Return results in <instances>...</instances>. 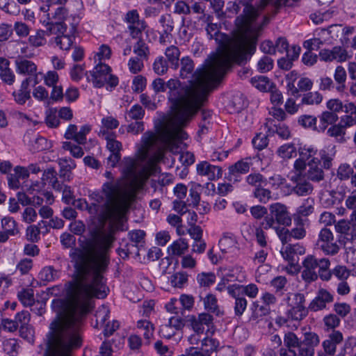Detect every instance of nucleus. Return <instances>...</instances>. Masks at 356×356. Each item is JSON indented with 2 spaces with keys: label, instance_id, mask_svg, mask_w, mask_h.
Listing matches in <instances>:
<instances>
[{
  "label": "nucleus",
  "instance_id": "nucleus-1",
  "mask_svg": "<svg viewBox=\"0 0 356 356\" xmlns=\"http://www.w3.org/2000/svg\"><path fill=\"white\" fill-rule=\"evenodd\" d=\"M115 240L113 232L99 238V248L93 252L74 249L70 257L74 261L72 280L65 284L64 298L54 300L52 307L56 316L54 320L81 329L83 318L92 310L93 298H104L108 289L104 273L110 261L108 255Z\"/></svg>",
  "mask_w": 356,
  "mask_h": 356
},
{
  "label": "nucleus",
  "instance_id": "nucleus-2",
  "mask_svg": "<svg viewBox=\"0 0 356 356\" xmlns=\"http://www.w3.org/2000/svg\"><path fill=\"white\" fill-rule=\"evenodd\" d=\"M106 178L99 192H92L89 198L90 204L85 202L87 209L92 215H99L102 221L108 220L120 222L134 202L137 191L129 185L123 177L115 178L110 171H106Z\"/></svg>",
  "mask_w": 356,
  "mask_h": 356
},
{
  "label": "nucleus",
  "instance_id": "nucleus-3",
  "mask_svg": "<svg viewBox=\"0 0 356 356\" xmlns=\"http://www.w3.org/2000/svg\"><path fill=\"white\" fill-rule=\"evenodd\" d=\"M190 120L184 119L179 122L177 117H171L159 135L151 131L144 134L142 145L138 151V159L143 162L147 158L149 151L152 148H156V151L148 161L151 173L156 172L157 163L163 159L165 150H169L173 154L179 153V145L188 137L182 127Z\"/></svg>",
  "mask_w": 356,
  "mask_h": 356
},
{
  "label": "nucleus",
  "instance_id": "nucleus-4",
  "mask_svg": "<svg viewBox=\"0 0 356 356\" xmlns=\"http://www.w3.org/2000/svg\"><path fill=\"white\" fill-rule=\"evenodd\" d=\"M81 329L53 320L47 334L45 356H70V352L81 346Z\"/></svg>",
  "mask_w": 356,
  "mask_h": 356
},
{
  "label": "nucleus",
  "instance_id": "nucleus-5",
  "mask_svg": "<svg viewBox=\"0 0 356 356\" xmlns=\"http://www.w3.org/2000/svg\"><path fill=\"white\" fill-rule=\"evenodd\" d=\"M126 22L129 24L128 29L131 38L138 39L134 46V52L137 57L147 59L149 54V47L142 39L143 33L147 25L143 19H140L139 14L136 10L129 11L125 17Z\"/></svg>",
  "mask_w": 356,
  "mask_h": 356
},
{
  "label": "nucleus",
  "instance_id": "nucleus-6",
  "mask_svg": "<svg viewBox=\"0 0 356 356\" xmlns=\"http://www.w3.org/2000/svg\"><path fill=\"white\" fill-rule=\"evenodd\" d=\"M138 165V161L137 159L126 157L122 161V173L124 180H125L129 185H133L135 190H138L142 186L143 182L141 180V175L143 172H138L137 168Z\"/></svg>",
  "mask_w": 356,
  "mask_h": 356
},
{
  "label": "nucleus",
  "instance_id": "nucleus-7",
  "mask_svg": "<svg viewBox=\"0 0 356 356\" xmlns=\"http://www.w3.org/2000/svg\"><path fill=\"white\" fill-rule=\"evenodd\" d=\"M316 245L326 255L334 256L341 250L340 245L334 240L332 232L327 227L322 228L316 241Z\"/></svg>",
  "mask_w": 356,
  "mask_h": 356
},
{
  "label": "nucleus",
  "instance_id": "nucleus-8",
  "mask_svg": "<svg viewBox=\"0 0 356 356\" xmlns=\"http://www.w3.org/2000/svg\"><path fill=\"white\" fill-rule=\"evenodd\" d=\"M289 304L291 309L288 312L289 317L296 321L302 319L307 314V310L304 306L305 297L302 294L295 293L289 298Z\"/></svg>",
  "mask_w": 356,
  "mask_h": 356
},
{
  "label": "nucleus",
  "instance_id": "nucleus-9",
  "mask_svg": "<svg viewBox=\"0 0 356 356\" xmlns=\"http://www.w3.org/2000/svg\"><path fill=\"white\" fill-rule=\"evenodd\" d=\"M269 211L270 214L273 215L277 224L284 226L291 224V218L286 205L276 202L270 205Z\"/></svg>",
  "mask_w": 356,
  "mask_h": 356
},
{
  "label": "nucleus",
  "instance_id": "nucleus-10",
  "mask_svg": "<svg viewBox=\"0 0 356 356\" xmlns=\"http://www.w3.org/2000/svg\"><path fill=\"white\" fill-rule=\"evenodd\" d=\"M110 72L111 68L108 65L102 63L97 65L93 70L90 72L94 86L97 88L102 87L107 82Z\"/></svg>",
  "mask_w": 356,
  "mask_h": 356
},
{
  "label": "nucleus",
  "instance_id": "nucleus-11",
  "mask_svg": "<svg viewBox=\"0 0 356 356\" xmlns=\"http://www.w3.org/2000/svg\"><path fill=\"white\" fill-rule=\"evenodd\" d=\"M302 265V278L308 283L315 281L318 278L316 271L317 268L316 258L312 255L307 256L303 261Z\"/></svg>",
  "mask_w": 356,
  "mask_h": 356
},
{
  "label": "nucleus",
  "instance_id": "nucleus-12",
  "mask_svg": "<svg viewBox=\"0 0 356 356\" xmlns=\"http://www.w3.org/2000/svg\"><path fill=\"white\" fill-rule=\"evenodd\" d=\"M333 296L326 289L318 290L316 296L309 304V308L314 312L323 309L326 307L327 303L333 302Z\"/></svg>",
  "mask_w": 356,
  "mask_h": 356
},
{
  "label": "nucleus",
  "instance_id": "nucleus-13",
  "mask_svg": "<svg viewBox=\"0 0 356 356\" xmlns=\"http://www.w3.org/2000/svg\"><path fill=\"white\" fill-rule=\"evenodd\" d=\"M291 181L296 184L293 188V191L299 196L309 195L314 190L312 184L305 179L302 174H297L293 176Z\"/></svg>",
  "mask_w": 356,
  "mask_h": 356
},
{
  "label": "nucleus",
  "instance_id": "nucleus-14",
  "mask_svg": "<svg viewBox=\"0 0 356 356\" xmlns=\"http://www.w3.org/2000/svg\"><path fill=\"white\" fill-rule=\"evenodd\" d=\"M197 172L201 176H205L209 180H215L222 176L221 168L202 161L197 165Z\"/></svg>",
  "mask_w": 356,
  "mask_h": 356
},
{
  "label": "nucleus",
  "instance_id": "nucleus-15",
  "mask_svg": "<svg viewBox=\"0 0 356 356\" xmlns=\"http://www.w3.org/2000/svg\"><path fill=\"white\" fill-rule=\"evenodd\" d=\"M305 252V248L299 244H288L280 250L284 259L288 262H298V254H303Z\"/></svg>",
  "mask_w": 356,
  "mask_h": 356
},
{
  "label": "nucleus",
  "instance_id": "nucleus-16",
  "mask_svg": "<svg viewBox=\"0 0 356 356\" xmlns=\"http://www.w3.org/2000/svg\"><path fill=\"white\" fill-rule=\"evenodd\" d=\"M307 178L313 181H320L324 178V172L320 166V161L313 158L308 163L306 172Z\"/></svg>",
  "mask_w": 356,
  "mask_h": 356
},
{
  "label": "nucleus",
  "instance_id": "nucleus-17",
  "mask_svg": "<svg viewBox=\"0 0 356 356\" xmlns=\"http://www.w3.org/2000/svg\"><path fill=\"white\" fill-rule=\"evenodd\" d=\"M17 72L24 75H34L37 71L36 65L31 60L22 57L15 60Z\"/></svg>",
  "mask_w": 356,
  "mask_h": 356
},
{
  "label": "nucleus",
  "instance_id": "nucleus-18",
  "mask_svg": "<svg viewBox=\"0 0 356 356\" xmlns=\"http://www.w3.org/2000/svg\"><path fill=\"white\" fill-rule=\"evenodd\" d=\"M252 162L246 159H242L229 167V179L232 180L239 174H246L250 171Z\"/></svg>",
  "mask_w": 356,
  "mask_h": 356
},
{
  "label": "nucleus",
  "instance_id": "nucleus-19",
  "mask_svg": "<svg viewBox=\"0 0 356 356\" xmlns=\"http://www.w3.org/2000/svg\"><path fill=\"white\" fill-rule=\"evenodd\" d=\"M335 230L337 233L343 234L346 239L356 238V227L349 220H341L335 224Z\"/></svg>",
  "mask_w": 356,
  "mask_h": 356
},
{
  "label": "nucleus",
  "instance_id": "nucleus-20",
  "mask_svg": "<svg viewBox=\"0 0 356 356\" xmlns=\"http://www.w3.org/2000/svg\"><path fill=\"white\" fill-rule=\"evenodd\" d=\"M57 175V172L54 168H49L44 170L42 181L44 184L47 182L55 191H60L63 184L58 181Z\"/></svg>",
  "mask_w": 356,
  "mask_h": 356
},
{
  "label": "nucleus",
  "instance_id": "nucleus-21",
  "mask_svg": "<svg viewBox=\"0 0 356 356\" xmlns=\"http://www.w3.org/2000/svg\"><path fill=\"white\" fill-rule=\"evenodd\" d=\"M60 166L59 177L63 181L71 179V171L76 167L75 163L71 159L62 158L58 160Z\"/></svg>",
  "mask_w": 356,
  "mask_h": 356
},
{
  "label": "nucleus",
  "instance_id": "nucleus-22",
  "mask_svg": "<svg viewBox=\"0 0 356 356\" xmlns=\"http://www.w3.org/2000/svg\"><path fill=\"white\" fill-rule=\"evenodd\" d=\"M31 77L26 78L24 79L21 84V88L17 91L13 92V97L15 101L19 104H24L26 100L30 99V90L29 89V86L30 81H31Z\"/></svg>",
  "mask_w": 356,
  "mask_h": 356
},
{
  "label": "nucleus",
  "instance_id": "nucleus-23",
  "mask_svg": "<svg viewBox=\"0 0 356 356\" xmlns=\"http://www.w3.org/2000/svg\"><path fill=\"white\" fill-rule=\"evenodd\" d=\"M252 314L250 317V321L255 323H259L264 316H266L270 313V307L267 305H259L257 302H254L252 307Z\"/></svg>",
  "mask_w": 356,
  "mask_h": 356
},
{
  "label": "nucleus",
  "instance_id": "nucleus-24",
  "mask_svg": "<svg viewBox=\"0 0 356 356\" xmlns=\"http://www.w3.org/2000/svg\"><path fill=\"white\" fill-rule=\"evenodd\" d=\"M43 24H45L47 26V29L44 32L46 35L48 36L51 35H56V36L61 35L67 31V25L63 22H53L52 21H48L46 23L44 22Z\"/></svg>",
  "mask_w": 356,
  "mask_h": 356
},
{
  "label": "nucleus",
  "instance_id": "nucleus-25",
  "mask_svg": "<svg viewBox=\"0 0 356 356\" xmlns=\"http://www.w3.org/2000/svg\"><path fill=\"white\" fill-rule=\"evenodd\" d=\"M165 55L167 58V62L170 64V67L177 70L179 67L180 56V51L179 48L175 45H171L166 48Z\"/></svg>",
  "mask_w": 356,
  "mask_h": 356
},
{
  "label": "nucleus",
  "instance_id": "nucleus-26",
  "mask_svg": "<svg viewBox=\"0 0 356 356\" xmlns=\"http://www.w3.org/2000/svg\"><path fill=\"white\" fill-rule=\"evenodd\" d=\"M188 249V243L185 238H179L174 241L168 248V251L172 256H181Z\"/></svg>",
  "mask_w": 356,
  "mask_h": 356
},
{
  "label": "nucleus",
  "instance_id": "nucleus-27",
  "mask_svg": "<svg viewBox=\"0 0 356 356\" xmlns=\"http://www.w3.org/2000/svg\"><path fill=\"white\" fill-rule=\"evenodd\" d=\"M99 136L104 137L106 140V147L111 152H120L122 149V144L120 141L115 140L114 134L107 132L104 129L100 130Z\"/></svg>",
  "mask_w": 356,
  "mask_h": 356
},
{
  "label": "nucleus",
  "instance_id": "nucleus-28",
  "mask_svg": "<svg viewBox=\"0 0 356 356\" xmlns=\"http://www.w3.org/2000/svg\"><path fill=\"white\" fill-rule=\"evenodd\" d=\"M236 240L232 233H225L219 241V245L221 251L223 252H229L236 248Z\"/></svg>",
  "mask_w": 356,
  "mask_h": 356
},
{
  "label": "nucleus",
  "instance_id": "nucleus-29",
  "mask_svg": "<svg viewBox=\"0 0 356 356\" xmlns=\"http://www.w3.org/2000/svg\"><path fill=\"white\" fill-rule=\"evenodd\" d=\"M339 119L337 113L330 111H324L319 116V129L318 131H324L328 125L334 124Z\"/></svg>",
  "mask_w": 356,
  "mask_h": 356
},
{
  "label": "nucleus",
  "instance_id": "nucleus-30",
  "mask_svg": "<svg viewBox=\"0 0 356 356\" xmlns=\"http://www.w3.org/2000/svg\"><path fill=\"white\" fill-rule=\"evenodd\" d=\"M53 40L60 49L67 51L70 49L74 42V36L73 33L65 34V33L61 35L54 38Z\"/></svg>",
  "mask_w": 356,
  "mask_h": 356
},
{
  "label": "nucleus",
  "instance_id": "nucleus-31",
  "mask_svg": "<svg viewBox=\"0 0 356 356\" xmlns=\"http://www.w3.org/2000/svg\"><path fill=\"white\" fill-rule=\"evenodd\" d=\"M312 81L307 77H302L298 81V88H297L293 83H289L288 84V88L291 90V94L293 95H297L298 93V90L301 91H309L312 89Z\"/></svg>",
  "mask_w": 356,
  "mask_h": 356
},
{
  "label": "nucleus",
  "instance_id": "nucleus-32",
  "mask_svg": "<svg viewBox=\"0 0 356 356\" xmlns=\"http://www.w3.org/2000/svg\"><path fill=\"white\" fill-rule=\"evenodd\" d=\"M1 227L6 233L13 236L19 232L17 222L13 218L9 216L4 217L1 220Z\"/></svg>",
  "mask_w": 356,
  "mask_h": 356
},
{
  "label": "nucleus",
  "instance_id": "nucleus-33",
  "mask_svg": "<svg viewBox=\"0 0 356 356\" xmlns=\"http://www.w3.org/2000/svg\"><path fill=\"white\" fill-rule=\"evenodd\" d=\"M180 76L183 79L186 78L194 70V63L188 56L183 57L180 60Z\"/></svg>",
  "mask_w": 356,
  "mask_h": 356
},
{
  "label": "nucleus",
  "instance_id": "nucleus-34",
  "mask_svg": "<svg viewBox=\"0 0 356 356\" xmlns=\"http://www.w3.org/2000/svg\"><path fill=\"white\" fill-rule=\"evenodd\" d=\"M323 95L319 92H308L303 95L302 104L307 105H318L323 100Z\"/></svg>",
  "mask_w": 356,
  "mask_h": 356
},
{
  "label": "nucleus",
  "instance_id": "nucleus-35",
  "mask_svg": "<svg viewBox=\"0 0 356 356\" xmlns=\"http://www.w3.org/2000/svg\"><path fill=\"white\" fill-rule=\"evenodd\" d=\"M250 82L253 86L261 91H266L271 88V83L269 79L264 76L252 77Z\"/></svg>",
  "mask_w": 356,
  "mask_h": 356
},
{
  "label": "nucleus",
  "instance_id": "nucleus-36",
  "mask_svg": "<svg viewBox=\"0 0 356 356\" xmlns=\"http://www.w3.org/2000/svg\"><path fill=\"white\" fill-rule=\"evenodd\" d=\"M302 341L292 332H288L284 337V344L287 348L293 349L300 346Z\"/></svg>",
  "mask_w": 356,
  "mask_h": 356
},
{
  "label": "nucleus",
  "instance_id": "nucleus-37",
  "mask_svg": "<svg viewBox=\"0 0 356 356\" xmlns=\"http://www.w3.org/2000/svg\"><path fill=\"white\" fill-rule=\"evenodd\" d=\"M145 115V110L139 104L134 105L129 111L127 112L126 118L128 120H139Z\"/></svg>",
  "mask_w": 356,
  "mask_h": 356
},
{
  "label": "nucleus",
  "instance_id": "nucleus-38",
  "mask_svg": "<svg viewBox=\"0 0 356 356\" xmlns=\"http://www.w3.org/2000/svg\"><path fill=\"white\" fill-rule=\"evenodd\" d=\"M45 35L46 33L44 31L38 30L36 31L35 34L29 36V42L34 47L43 46L46 42V40L44 38Z\"/></svg>",
  "mask_w": 356,
  "mask_h": 356
},
{
  "label": "nucleus",
  "instance_id": "nucleus-39",
  "mask_svg": "<svg viewBox=\"0 0 356 356\" xmlns=\"http://www.w3.org/2000/svg\"><path fill=\"white\" fill-rule=\"evenodd\" d=\"M69 10L64 6H58L54 12L51 14V17L49 18V19H54L56 22H65L69 17Z\"/></svg>",
  "mask_w": 356,
  "mask_h": 356
},
{
  "label": "nucleus",
  "instance_id": "nucleus-40",
  "mask_svg": "<svg viewBox=\"0 0 356 356\" xmlns=\"http://www.w3.org/2000/svg\"><path fill=\"white\" fill-rule=\"evenodd\" d=\"M211 6L218 19H222L226 17H231L230 15L227 14V12L223 10L224 1L222 0L211 1Z\"/></svg>",
  "mask_w": 356,
  "mask_h": 356
},
{
  "label": "nucleus",
  "instance_id": "nucleus-41",
  "mask_svg": "<svg viewBox=\"0 0 356 356\" xmlns=\"http://www.w3.org/2000/svg\"><path fill=\"white\" fill-rule=\"evenodd\" d=\"M277 152L283 159H291L296 156V149L293 144H285L281 146Z\"/></svg>",
  "mask_w": 356,
  "mask_h": 356
},
{
  "label": "nucleus",
  "instance_id": "nucleus-42",
  "mask_svg": "<svg viewBox=\"0 0 356 356\" xmlns=\"http://www.w3.org/2000/svg\"><path fill=\"white\" fill-rule=\"evenodd\" d=\"M219 346L217 340L212 338L206 337L201 341L200 348L208 350L209 355L211 356L212 353L216 350Z\"/></svg>",
  "mask_w": 356,
  "mask_h": 356
},
{
  "label": "nucleus",
  "instance_id": "nucleus-43",
  "mask_svg": "<svg viewBox=\"0 0 356 356\" xmlns=\"http://www.w3.org/2000/svg\"><path fill=\"white\" fill-rule=\"evenodd\" d=\"M153 69L155 73L159 75L165 74L168 70L167 60L163 56L157 58L153 64Z\"/></svg>",
  "mask_w": 356,
  "mask_h": 356
},
{
  "label": "nucleus",
  "instance_id": "nucleus-44",
  "mask_svg": "<svg viewBox=\"0 0 356 356\" xmlns=\"http://www.w3.org/2000/svg\"><path fill=\"white\" fill-rule=\"evenodd\" d=\"M334 80L339 85L337 87L339 91L344 88V83L346 80V72L342 66H337L334 72Z\"/></svg>",
  "mask_w": 356,
  "mask_h": 356
},
{
  "label": "nucleus",
  "instance_id": "nucleus-45",
  "mask_svg": "<svg viewBox=\"0 0 356 356\" xmlns=\"http://www.w3.org/2000/svg\"><path fill=\"white\" fill-rule=\"evenodd\" d=\"M254 196L261 203H267L271 198V192L263 187H257L254 191Z\"/></svg>",
  "mask_w": 356,
  "mask_h": 356
},
{
  "label": "nucleus",
  "instance_id": "nucleus-46",
  "mask_svg": "<svg viewBox=\"0 0 356 356\" xmlns=\"http://www.w3.org/2000/svg\"><path fill=\"white\" fill-rule=\"evenodd\" d=\"M327 134L331 137H334L340 141H344L345 129L340 124L333 125L327 130Z\"/></svg>",
  "mask_w": 356,
  "mask_h": 356
},
{
  "label": "nucleus",
  "instance_id": "nucleus-47",
  "mask_svg": "<svg viewBox=\"0 0 356 356\" xmlns=\"http://www.w3.org/2000/svg\"><path fill=\"white\" fill-rule=\"evenodd\" d=\"M246 182L250 186L255 188L259 187L263 183L265 182L266 179L264 176L260 173H251L246 177Z\"/></svg>",
  "mask_w": 356,
  "mask_h": 356
},
{
  "label": "nucleus",
  "instance_id": "nucleus-48",
  "mask_svg": "<svg viewBox=\"0 0 356 356\" xmlns=\"http://www.w3.org/2000/svg\"><path fill=\"white\" fill-rule=\"evenodd\" d=\"M63 148L65 150L70 151L71 154L76 158H81L83 155V151L82 148L71 142L63 143Z\"/></svg>",
  "mask_w": 356,
  "mask_h": 356
},
{
  "label": "nucleus",
  "instance_id": "nucleus-49",
  "mask_svg": "<svg viewBox=\"0 0 356 356\" xmlns=\"http://www.w3.org/2000/svg\"><path fill=\"white\" fill-rule=\"evenodd\" d=\"M314 211V200L307 198L304 201L302 204L298 209L297 212L302 216H307Z\"/></svg>",
  "mask_w": 356,
  "mask_h": 356
},
{
  "label": "nucleus",
  "instance_id": "nucleus-50",
  "mask_svg": "<svg viewBox=\"0 0 356 356\" xmlns=\"http://www.w3.org/2000/svg\"><path fill=\"white\" fill-rule=\"evenodd\" d=\"M188 280V275L185 273H176L171 276L170 282L172 286L181 288Z\"/></svg>",
  "mask_w": 356,
  "mask_h": 356
},
{
  "label": "nucleus",
  "instance_id": "nucleus-51",
  "mask_svg": "<svg viewBox=\"0 0 356 356\" xmlns=\"http://www.w3.org/2000/svg\"><path fill=\"white\" fill-rule=\"evenodd\" d=\"M298 123L305 128H311L313 129H317L316 127V118L309 115H304L298 118Z\"/></svg>",
  "mask_w": 356,
  "mask_h": 356
},
{
  "label": "nucleus",
  "instance_id": "nucleus-52",
  "mask_svg": "<svg viewBox=\"0 0 356 356\" xmlns=\"http://www.w3.org/2000/svg\"><path fill=\"white\" fill-rule=\"evenodd\" d=\"M332 274L341 282L349 277L350 272L346 266L339 265L332 270Z\"/></svg>",
  "mask_w": 356,
  "mask_h": 356
},
{
  "label": "nucleus",
  "instance_id": "nucleus-53",
  "mask_svg": "<svg viewBox=\"0 0 356 356\" xmlns=\"http://www.w3.org/2000/svg\"><path fill=\"white\" fill-rule=\"evenodd\" d=\"M268 136L262 134H258L252 140V144L255 148L259 150L264 149L268 145Z\"/></svg>",
  "mask_w": 356,
  "mask_h": 356
},
{
  "label": "nucleus",
  "instance_id": "nucleus-54",
  "mask_svg": "<svg viewBox=\"0 0 356 356\" xmlns=\"http://www.w3.org/2000/svg\"><path fill=\"white\" fill-rule=\"evenodd\" d=\"M332 53L333 55L334 60H337V62H344L348 58L346 50L339 46L333 47L332 49Z\"/></svg>",
  "mask_w": 356,
  "mask_h": 356
},
{
  "label": "nucleus",
  "instance_id": "nucleus-55",
  "mask_svg": "<svg viewBox=\"0 0 356 356\" xmlns=\"http://www.w3.org/2000/svg\"><path fill=\"white\" fill-rule=\"evenodd\" d=\"M20 336L29 342H32L34 338V329L29 323L24 325H20L19 328Z\"/></svg>",
  "mask_w": 356,
  "mask_h": 356
},
{
  "label": "nucleus",
  "instance_id": "nucleus-56",
  "mask_svg": "<svg viewBox=\"0 0 356 356\" xmlns=\"http://www.w3.org/2000/svg\"><path fill=\"white\" fill-rule=\"evenodd\" d=\"M257 66L260 72H268L273 67V60L270 57L265 56L259 60Z\"/></svg>",
  "mask_w": 356,
  "mask_h": 356
},
{
  "label": "nucleus",
  "instance_id": "nucleus-57",
  "mask_svg": "<svg viewBox=\"0 0 356 356\" xmlns=\"http://www.w3.org/2000/svg\"><path fill=\"white\" fill-rule=\"evenodd\" d=\"M3 346L4 351L12 356H14L17 353L19 347L17 341L14 339L6 340L3 343Z\"/></svg>",
  "mask_w": 356,
  "mask_h": 356
},
{
  "label": "nucleus",
  "instance_id": "nucleus-58",
  "mask_svg": "<svg viewBox=\"0 0 356 356\" xmlns=\"http://www.w3.org/2000/svg\"><path fill=\"white\" fill-rule=\"evenodd\" d=\"M13 29L16 34L21 38L27 37L30 33L29 26L22 22H16L14 24Z\"/></svg>",
  "mask_w": 356,
  "mask_h": 356
},
{
  "label": "nucleus",
  "instance_id": "nucleus-59",
  "mask_svg": "<svg viewBox=\"0 0 356 356\" xmlns=\"http://www.w3.org/2000/svg\"><path fill=\"white\" fill-rule=\"evenodd\" d=\"M109 313L110 311L107 307L102 305L99 307L95 314L97 323L104 325L108 317Z\"/></svg>",
  "mask_w": 356,
  "mask_h": 356
},
{
  "label": "nucleus",
  "instance_id": "nucleus-60",
  "mask_svg": "<svg viewBox=\"0 0 356 356\" xmlns=\"http://www.w3.org/2000/svg\"><path fill=\"white\" fill-rule=\"evenodd\" d=\"M275 231L283 245L291 242L292 237L289 229L285 227H277L275 228Z\"/></svg>",
  "mask_w": 356,
  "mask_h": 356
},
{
  "label": "nucleus",
  "instance_id": "nucleus-61",
  "mask_svg": "<svg viewBox=\"0 0 356 356\" xmlns=\"http://www.w3.org/2000/svg\"><path fill=\"white\" fill-rule=\"evenodd\" d=\"M143 58H140L139 57L131 58L129 60L128 66L129 70L133 74H136L141 71L143 67Z\"/></svg>",
  "mask_w": 356,
  "mask_h": 356
},
{
  "label": "nucleus",
  "instance_id": "nucleus-62",
  "mask_svg": "<svg viewBox=\"0 0 356 356\" xmlns=\"http://www.w3.org/2000/svg\"><path fill=\"white\" fill-rule=\"evenodd\" d=\"M336 221L335 216L328 211H324L320 215L318 222L325 227L330 226Z\"/></svg>",
  "mask_w": 356,
  "mask_h": 356
},
{
  "label": "nucleus",
  "instance_id": "nucleus-63",
  "mask_svg": "<svg viewBox=\"0 0 356 356\" xmlns=\"http://www.w3.org/2000/svg\"><path fill=\"white\" fill-rule=\"evenodd\" d=\"M18 297L24 305L30 306L33 303V293L31 289H24L19 293Z\"/></svg>",
  "mask_w": 356,
  "mask_h": 356
},
{
  "label": "nucleus",
  "instance_id": "nucleus-64",
  "mask_svg": "<svg viewBox=\"0 0 356 356\" xmlns=\"http://www.w3.org/2000/svg\"><path fill=\"white\" fill-rule=\"evenodd\" d=\"M170 328L173 329L175 332L181 330L185 323L184 319L179 316H174L168 319L167 324Z\"/></svg>",
  "mask_w": 356,
  "mask_h": 356
}]
</instances>
